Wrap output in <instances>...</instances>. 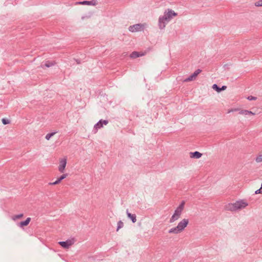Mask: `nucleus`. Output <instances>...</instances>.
Listing matches in <instances>:
<instances>
[{
	"label": "nucleus",
	"mask_w": 262,
	"mask_h": 262,
	"mask_svg": "<svg viewBox=\"0 0 262 262\" xmlns=\"http://www.w3.org/2000/svg\"><path fill=\"white\" fill-rule=\"evenodd\" d=\"M31 221V219L28 217L26 219V220L24 222H21L20 223V226L24 227L28 225Z\"/></svg>",
	"instance_id": "ddd939ff"
},
{
	"label": "nucleus",
	"mask_w": 262,
	"mask_h": 262,
	"mask_svg": "<svg viewBox=\"0 0 262 262\" xmlns=\"http://www.w3.org/2000/svg\"><path fill=\"white\" fill-rule=\"evenodd\" d=\"M226 89V86H223L222 89H221V90H225Z\"/></svg>",
	"instance_id": "a878e982"
},
{
	"label": "nucleus",
	"mask_w": 262,
	"mask_h": 262,
	"mask_svg": "<svg viewBox=\"0 0 262 262\" xmlns=\"http://www.w3.org/2000/svg\"><path fill=\"white\" fill-rule=\"evenodd\" d=\"M255 193H262V187H260V188L255 191Z\"/></svg>",
	"instance_id": "5701e85b"
},
{
	"label": "nucleus",
	"mask_w": 262,
	"mask_h": 262,
	"mask_svg": "<svg viewBox=\"0 0 262 262\" xmlns=\"http://www.w3.org/2000/svg\"><path fill=\"white\" fill-rule=\"evenodd\" d=\"M108 122L106 120H100L96 125L95 128L96 129L100 128L102 127L103 124L106 125L107 124Z\"/></svg>",
	"instance_id": "9d476101"
},
{
	"label": "nucleus",
	"mask_w": 262,
	"mask_h": 262,
	"mask_svg": "<svg viewBox=\"0 0 262 262\" xmlns=\"http://www.w3.org/2000/svg\"><path fill=\"white\" fill-rule=\"evenodd\" d=\"M74 243L73 239L67 240L66 242H59L58 244L63 248L68 249Z\"/></svg>",
	"instance_id": "423d86ee"
},
{
	"label": "nucleus",
	"mask_w": 262,
	"mask_h": 262,
	"mask_svg": "<svg viewBox=\"0 0 262 262\" xmlns=\"http://www.w3.org/2000/svg\"><path fill=\"white\" fill-rule=\"evenodd\" d=\"M201 72V70L200 69L197 70L195 71L194 73L190 76L187 79H186L185 81H190L194 80L198 74H199Z\"/></svg>",
	"instance_id": "6e6552de"
},
{
	"label": "nucleus",
	"mask_w": 262,
	"mask_h": 262,
	"mask_svg": "<svg viewBox=\"0 0 262 262\" xmlns=\"http://www.w3.org/2000/svg\"><path fill=\"white\" fill-rule=\"evenodd\" d=\"M3 122L4 124H6L9 123L8 121H7L6 119H3Z\"/></svg>",
	"instance_id": "393cba45"
},
{
	"label": "nucleus",
	"mask_w": 262,
	"mask_h": 262,
	"mask_svg": "<svg viewBox=\"0 0 262 262\" xmlns=\"http://www.w3.org/2000/svg\"><path fill=\"white\" fill-rule=\"evenodd\" d=\"M123 224L122 222H119L118 223V228H121L123 226Z\"/></svg>",
	"instance_id": "b1692460"
},
{
	"label": "nucleus",
	"mask_w": 262,
	"mask_h": 262,
	"mask_svg": "<svg viewBox=\"0 0 262 262\" xmlns=\"http://www.w3.org/2000/svg\"><path fill=\"white\" fill-rule=\"evenodd\" d=\"M248 205V203L245 201H240L236 202L233 204H229L226 209L231 211H236L246 207Z\"/></svg>",
	"instance_id": "f257e3e1"
},
{
	"label": "nucleus",
	"mask_w": 262,
	"mask_h": 262,
	"mask_svg": "<svg viewBox=\"0 0 262 262\" xmlns=\"http://www.w3.org/2000/svg\"><path fill=\"white\" fill-rule=\"evenodd\" d=\"M23 216V214L14 215V216H13V220H15L16 219H20Z\"/></svg>",
	"instance_id": "f3484780"
},
{
	"label": "nucleus",
	"mask_w": 262,
	"mask_h": 262,
	"mask_svg": "<svg viewBox=\"0 0 262 262\" xmlns=\"http://www.w3.org/2000/svg\"><path fill=\"white\" fill-rule=\"evenodd\" d=\"M176 15V14L172 11H168L167 12L165 13L164 15L159 19L160 28L161 29L164 28L165 26L166 23L171 18Z\"/></svg>",
	"instance_id": "f03ea898"
},
{
	"label": "nucleus",
	"mask_w": 262,
	"mask_h": 262,
	"mask_svg": "<svg viewBox=\"0 0 262 262\" xmlns=\"http://www.w3.org/2000/svg\"><path fill=\"white\" fill-rule=\"evenodd\" d=\"M190 157L191 158H199L201 157L202 154L199 152L195 151L194 152H190Z\"/></svg>",
	"instance_id": "f8f14e48"
},
{
	"label": "nucleus",
	"mask_w": 262,
	"mask_h": 262,
	"mask_svg": "<svg viewBox=\"0 0 262 262\" xmlns=\"http://www.w3.org/2000/svg\"><path fill=\"white\" fill-rule=\"evenodd\" d=\"M67 176V174H62L59 178H58V179L55 182L50 183V185H54L59 184L60 182V181L64 179V178H66Z\"/></svg>",
	"instance_id": "1a4fd4ad"
},
{
	"label": "nucleus",
	"mask_w": 262,
	"mask_h": 262,
	"mask_svg": "<svg viewBox=\"0 0 262 262\" xmlns=\"http://www.w3.org/2000/svg\"><path fill=\"white\" fill-rule=\"evenodd\" d=\"M257 162H261L262 161V153L259 155V156L256 158Z\"/></svg>",
	"instance_id": "a211bd4d"
},
{
	"label": "nucleus",
	"mask_w": 262,
	"mask_h": 262,
	"mask_svg": "<svg viewBox=\"0 0 262 262\" xmlns=\"http://www.w3.org/2000/svg\"><path fill=\"white\" fill-rule=\"evenodd\" d=\"M239 113L241 114L245 115H248V114L253 115V114L251 112H249L247 110H242Z\"/></svg>",
	"instance_id": "dca6fc26"
},
{
	"label": "nucleus",
	"mask_w": 262,
	"mask_h": 262,
	"mask_svg": "<svg viewBox=\"0 0 262 262\" xmlns=\"http://www.w3.org/2000/svg\"><path fill=\"white\" fill-rule=\"evenodd\" d=\"M184 202H182L179 206L177 208V209L175 210L174 213L172 216L171 218L170 219V222H173L176 220H177L180 215L181 214V213L184 209Z\"/></svg>",
	"instance_id": "20e7f679"
},
{
	"label": "nucleus",
	"mask_w": 262,
	"mask_h": 262,
	"mask_svg": "<svg viewBox=\"0 0 262 262\" xmlns=\"http://www.w3.org/2000/svg\"><path fill=\"white\" fill-rule=\"evenodd\" d=\"M261 187H262V184H261Z\"/></svg>",
	"instance_id": "bb28decb"
},
{
	"label": "nucleus",
	"mask_w": 262,
	"mask_h": 262,
	"mask_svg": "<svg viewBox=\"0 0 262 262\" xmlns=\"http://www.w3.org/2000/svg\"><path fill=\"white\" fill-rule=\"evenodd\" d=\"M247 99L248 100H256V97H253L252 96H249Z\"/></svg>",
	"instance_id": "4be33fe9"
},
{
	"label": "nucleus",
	"mask_w": 262,
	"mask_h": 262,
	"mask_svg": "<svg viewBox=\"0 0 262 262\" xmlns=\"http://www.w3.org/2000/svg\"><path fill=\"white\" fill-rule=\"evenodd\" d=\"M78 4L81 5H93L95 4V3L93 1H83L82 2H79L78 3Z\"/></svg>",
	"instance_id": "4468645a"
},
{
	"label": "nucleus",
	"mask_w": 262,
	"mask_h": 262,
	"mask_svg": "<svg viewBox=\"0 0 262 262\" xmlns=\"http://www.w3.org/2000/svg\"><path fill=\"white\" fill-rule=\"evenodd\" d=\"M212 88L217 92H220L221 91V89H220L216 84H214Z\"/></svg>",
	"instance_id": "6ab92c4d"
},
{
	"label": "nucleus",
	"mask_w": 262,
	"mask_h": 262,
	"mask_svg": "<svg viewBox=\"0 0 262 262\" xmlns=\"http://www.w3.org/2000/svg\"><path fill=\"white\" fill-rule=\"evenodd\" d=\"M127 215L132 220L133 222L135 223L136 221V217L135 214H132L127 212Z\"/></svg>",
	"instance_id": "2eb2a0df"
},
{
	"label": "nucleus",
	"mask_w": 262,
	"mask_h": 262,
	"mask_svg": "<svg viewBox=\"0 0 262 262\" xmlns=\"http://www.w3.org/2000/svg\"><path fill=\"white\" fill-rule=\"evenodd\" d=\"M144 25L143 24H136L133 26H131L129 27V30L130 32H135L137 31H141L144 28Z\"/></svg>",
	"instance_id": "39448f33"
},
{
	"label": "nucleus",
	"mask_w": 262,
	"mask_h": 262,
	"mask_svg": "<svg viewBox=\"0 0 262 262\" xmlns=\"http://www.w3.org/2000/svg\"><path fill=\"white\" fill-rule=\"evenodd\" d=\"M144 54L143 53H141L138 52H133L130 55V57L132 58H135L141 56H143Z\"/></svg>",
	"instance_id": "9b49d317"
},
{
	"label": "nucleus",
	"mask_w": 262,
	"mask_h": 262,
	"mask_svg": "<svg viewBox=\"0 0 262 262\" xmlns=\"http://www.w3.org/2000/svg\"><path fill=\"white\" fill-rule=\"evenodd\" d=\"M55 133H51V134H48L46 135V138L47 139V140H49V139L52 137L54 135Z\"/></svg>",
	"instance_id": "aec40b11"
},
{
	"label": "nucleus",
	"mask_w": 262,
	"mask_h": 262,
	"mask_svg": "<svg viewBox=\"0 0 262 262\" xmlns=\"http://www.w3.org/2000/svg\"><path fill=\"white\" fill-rule=\"evenodd\" d=\"M188 224V220L183 219L178 225V226L169 230V233H178L183 231Z\"/></svg>",
	"instance_id": "7ed1b4c3"
},
{
	"label": "nucleus",
	"mask_w": 262,
	"mask_h": 262,
	"mask_svg": "<svg viewBox=\"0 0 262 262\" xmlns=\"http://www.w3.org/2000/svg\"><path fill=\"white\" fill-rule=\"evenodd\" d=\"M67 164V160L65 158L60 159L59 165L58 166V170L60 172H63Z\"/></svg>",
	"instance_id": "0eeeda50"
},
{
	"label": "nucleus",
	"mask_w": 262,
	"mask_h": 262,
	"mask_svg": "<svg viewBox=\"0 0 262 262\" xmlns=\"http://www.w3.org/2000/svg\"><path fill=\"white\" fill-rule=\"evenodd\" d=\"M256 6H262V0L259 1L255 3Z\"/></svg>",
	"instance_id": "412c9836"
}]
</instances>
